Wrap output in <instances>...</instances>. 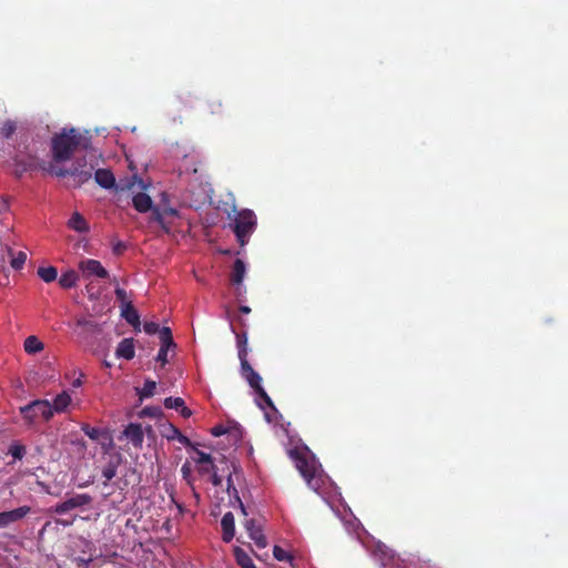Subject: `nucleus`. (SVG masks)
<instances>
[{
  "label": "nucleus",
  "mask_w": 568,
  "mask_h": 568,
  "mask_svg": "<svg viewBox=\"0 0 568 568\" xmlns=\"http://www.w3.org/2000/svg\"><path fill=\"white\" fill-rule=\"evenodd\" d=\"M288 456L295 463L300 474L303 476L307 485L317 494L322 495L324 500L342 519L348 532H354L358 540L367 548L375 560H377L383 568H416L413 561L407 562L405 559L396 558L394 552L388 549L384 544L372 540L366 541L362 535L367 532L362 527L359 520L355 518L346 505L343 506L344 515L339 508L335 506V499L342 503V495L338 487L332 479L324 473L322 465L316 459L315 455L305 445L296 446L287 450Z\"/></svg>",
  "instance_id": "nucleus-1"
},
{
  "label": "nucleus",
  "mask_w": 568,
  "mask_h": 568,
  "mask_svg": "<svg viewBox=\"0 0 568 568\" xmlns=\"http://www.w3.org/2000/svg\"><path fill=\"white\" fill-rule=\"evenodd\" d=\"M89 138L75 129H63L51 141L52 158L55 162L69 161L80 148H87Z\"/></svg>",
  "instance_id": "nucleus-2"
},
{
  "label": "nucleus",
  "mask_w": 568,
  "mask_h": 568,
  "mask_svg": "<svg viewBox=\"0 0 568 568\" xmlns=\"http://www.w3.org/2000/svg\"><path fill=\"white\" fill-rule=\"evenodd\" d=\"M237 242L241 246L247 244L252 233L256 227V216L252 210L244 209L235 212L232 222L230 223Z\"/></svg>",
  "instance_id": "nucleus-3"
},
{
  "label": "nucleus",
  "mask_w": 568,
  "mask_h": 568,
  "mask_svg": "<svg viewBox=\"0 0 568 568\" xmlns=\"http://www.w3.org/2000/svg\"><path fill=\"white\" fill-rule=\"evenodd\" d=\"M241 372L242 376L245 378V381L248 383V385L255 390L257 398L256 403L262 408L265 409V406L263 403L272 408V410L276 412L271 398L265 393L264 388L262 387V377L258 373H256L253 367L247 362V358H245V352L244 349L241 352Z\"/></svg>",
  "instance_id": "nucleus-4"
},
{
  "label": "nucleus",
  "mask_w": 568,
  "mask_h": 568,
  "mask_svg": "<svg viewBox=\"0 0 568 568\" xmlns=\"http://www.w3.org/2000/svg\"><path fill=\"white\" fill-rule=\"evenodd\" d=\"M133 206L136 211L141 213H145L152 209V217L155 222H158L165 231H169V227L166 226V217L168 216H175L176 210L169 206L163 207H153L152 206V200L151 197L143 192L136 193L133 199Z\"/></svg>",
  "instance_id": "nucleus-5"
},
{
  "label": "nucleus",
  "mask_w": 568,
  "mask_h": 568,
  "mask_svg": "<svg viewBox=\"0 0 568 568\" xmlns=\"http://www.w3.org/2000/svg\"><path fill=\"white\" fill-rule=\"evenodd\" d=\"M20 413L29 425L33 424L38 416H41L44 420H50L53 417L48 399L32 400L28 405L20 407Z\"/></svg>",
  "instance_id": "nucleus-6"
},
{
  "label": "nucleus",
  "mask_w": 568,
  "mask_h": 568,
  "mask_svg": "<svg viewBox=\"0 0 568 568\" xmlns=\"http://www.w3.org/2000/svg\"><path fill=\"white\" fill-rule=\"evenodd\" d=\"M79 270L82 272L83 277H99L106 278L109 272L103 267L100 261L93 258H85L79 263Z\"/></svg>",
  "instance_id": "nucleus-7"
},
{
  "label": "nucleus",
  "mask_w": 568,
  "mask_h": 568,
  "mask_svg": "<svg viewBox=\"0 0 568 568\" xmlns=\"http://www.w3.org/2000/svg\"><path fill=\"white\" fill-rule=\"evenodd\" d=\"M160 341L161 347L159 349L156 361L160 362L162 365H165L169 362V351L174 349L176 346L172 338L171 329L169 327L161 328Z\"/></svg>",
  "instance_id": "nucleus-8"
},
{
  "label": "nucleus",
  "mask_w": 568,
  "mask_h": 568,
  "mask_svg": "<svg viewBox=\"0 0 568 568\" xmlns=\"http://www.w3.org/2000/svg\"><path fill=\"white\" fill-rule=\"evenodd\" d=\"M91 497L88 494H78L54 506L53 511L58 515L67 514L68 511L88 505Z\"/></svg>",
  "instance_id": "nucleus-9"
},
{
  "label": "nucleus",
  "mask_w": 568,
  "mask_h": 568,
  "mask_svg": "<svg viewBox=\"0 0 568 568\" xmlns=\"http://www.w3.org/2000/svg\"><path fill=\"white\" fill-rule=\"evenodd\" d=\"M31 508L29 506H21L12 510L0 513V529L8 528L11 525L18 523L23 519L29 513Z\"/></svg>",
  "instance_id": "nucleus-10"
},
{
  "label": "nucleus",
  "mask_w": 568,
  "mask_h": 568,
  "mask_svg": "<svg viewBox=\"0 0 568 568\" xmlns=\"http://www.w3.org/2000/svg\"><path fill=\"white\" fill-rule=\"evenodd\" d=\"M244 527H245L250 538L254 541L255 546L258 549H263L267 546V540L263 534V528H262L261 524H258L254 519H247L244 524Z\"/></svg>",
  "instance_id": "nucleus-11"
},
{
  "label": "nucleus",
  "mask_w": 568,
  "mask_h": 568,
  "mask_svg": "<svg viewBox=\"0 0 568 568\" xmlns=\"http://www.w3.org/2000/svg\"><path fill=\"white\" fill-rule=\"evenodd\" d=\"M123 436L135 447L141 448L144 442V432L141 424L130 423L123 430Z\"/></svg>",
  "instance_id": "nucleus-12"
},
{
  "label": "nucleus",
  "mask_w": 568,
  "mask_h": 568,
  "mask_svg": "<svg viewBox=\"0 0 568 568\" xmlns=\"http://www.w3.org/2000/svg\"><path fill=\"white\" fill-rule=\"evenodd\" d=\"M246 274V265L245 263L237 258L234 262L233 271L231 275L232 283L236 286V293L239 295L243 294L245 292V287L243 285V280Z\"/></svg>",
  "instance_id": "nucleus-13"
},
{
  "label": "nucleus",
  "mask_w": 568,
  "mask_h": 568,
  "mask_svg": "<svg viewBox=\"0 0 568 568\" xmlns=\"http://www.w3.org/2000/svg\"><path fill=\"white\" fill-rule=\"evenodd\" d=\"M72 404V397L69 390H62L59 393L52 402H50V407L52 414H62L65 413L69 406Z\"/></svg>",
  "instance_id": "nucleus-14"
},
{
  "label": "nucleus",
  "mask_w": 568,
  "mask_h": 568,
  "mask_svg": "<svg viewBox=\"0 0 568 568\" xmlns=\"http://www.w3.org/2000/svg\"><path fill=\"white\" fill-rule=\"evenodd\" d=\"M75 332L81 336L93 335L101 332V326L92 320L80 317L75 322Z\"/></svg>",
  "instance_id": "nucleus-15"
},
{
  "label": "nucleus",
  "mask_w": 568,
  "mask_h": 568,
  "mask_svg": "<svg viewBox=\"0 0 568 568\" xmlns=\"http://www.w3.org/2000/svg\"><path fill=\"white\" fill-rule=\"evenodd\" d=\"M222 539L224 542H230L235 535V519L231 511L224 514L221 520Z\"/></svg>",
  "instance_id": "nucleus-16"
},
{
  "label": "nucleus",
  "mask_w": 568,
  "mask_h": 568,
  "mask_svg": "<svg viewBox=\"0 0 568 568\" xmlns=\"http://www.w3.org/2000/svg\"><path fill=\"white\" fill-rule=\"evenodd\" d=\"M67 225L70 230L80 234H85L90 231L88 221L79 212H73L71 214L70 219L67 222Z\"/></svg>",
  "instance_id": "nucleus-17"
},
{
  "label": "nucleus",
  "mask_w": 568,
  "mask_h": 568,
  "mask_svg": "<svg viewBox=\"0 0 568 568\" xmlns=\"http://www.w3.org/2000/svg\"><path fill=\"white\" fill-rule=\"evenodd\" d=\"M115 355L119 358L132 359L135 355L134 343L132 338L122 339L115 351Z\"/></svg>",
  "instance_id": "nucleus-18"
},
{
  "label": "nucleus",
  "mask_w": 568,
  "mask_h": 568,
  "mask_svg": "<svg viewBox=\"0 0 568 568\" xmlns=\"http://www.w3.org/2000/svg\"><path fill=\"white\" fill-rule=\"evenodd\" d=\"M95 182L103 189H112L115 184L113 173L106 169H99L94 173Z\"/></svg>",
  "instance_id": "nucleus-19"
},
{
  "label": "nucleus",
  "mask_w": 568,
  "mask_h": 568,
  "mask_svg": "<svg viewBox=\"0 0 568 568\" xmlns=\"http://www.w3.org/2000/svg\"><path fill=\"white\" fill-rule=\"evenodd\" d=\"M194 462L199 466V471L202 474L211 471L214 467L211 455L199 449H195Z\"/></svg>",
  "instance_id": "nucleus-20"
},
{
  "label": "nucleus",
  "mask_w": 568,
  "mask_h": 568,
  "mask_svg": "<svg viewBox=\"0 0 568 568\" xmlns=\"http://www.w3.org/2000/svg\"><path fill=\"white\" fill-rule=\"evenodd\" d=\"M121 315L135 329L140 328V316L131 303L121 305Z\"/></svg>",
  "instance_id": "nucleus-21"
},
{
  "label": "nucleus",
  "mask_w": 568,
  "mask_h": 568,
  "mask_svg": "<svg viewBox=\"0 0 568 568\" xmlns=\"http://www.w3.org/2000/svg\"><path fill=\"white\" fill-rule=\"evenodd\" d=\"M23 348L26 353L33 355L43 351L44 344L36 335H30L24 339Z\"/></svg>",
  "instance_id": "nucleus-22"
},
{
  "label": "nucleus",
  "mask_w": 568,
  "mask_h": 568,
  "mask_svg": "<svg viewBox=\"0 0 568 568\" xmlns=\"http://www.w3.org/2000/svg\"><path fill=\"white\" fill-rule=\"evenodd\" d=\"M72 545L81 550L83 554H89L88 558H80L81 561H91V552L93 550V544L84 537H75L72 540Z\"/></svg>",
  "instance_id": "nucleus-23"
},
{
  "label": "nucleus",
  "mask_w": 568,
  "mask_h": 568,
  "mask_svg": "<svg viewBox=\"0 0 568 568\" xmlns=\"http://www.w3.org/2000/svg\"><path fill=\"white\" fill-rule=\"evenodd\" d=\"M234 557L241 568H256L253 559L244 549L234 547Z\"/></svg>",
  "instance_id": "nucleus-24"
},
{
  "label": "nucleus",
  "mask_w": 568,
  "mask_h": 568,
  "mask_svg": "<svg viewBox=\"0 0 568 568\" xmlns=\"http://www.w3.org/2000/svg\"><path fill=\"white\" fill-rule=\"evenodd\" d=\"M37 274L45 283H51L58 277V271L54 266L39 267Z\"/></svg>",
  "instance_id": "nucleus-25"
},
{
  "label": "nucleus",
  "mask_w": 568,
  "mask_h": 568,
  "mask_svg": "<svg viewBox=\"0 0 568 568\" xmlns=\"http://www.w3.org/2000/svg\"><path fill=\"white\" fill-rule=\"evenodd\" d=\"M79 281V276L74 271H68L59 277V284L63 288H71L75 286Z\"/></svg>",
  "instance_id": "nucleus-26"
},
{
  "label": "nucleus",
  "mask_w": 568,
  "mask_h": 568,
  "mask_svg": "<svg viewBox=\"0 0 568 568\" xmlns=\"http://www.w3.org/2000/svg\"><path fill=\"white\" fill-rule=\"evenodd\" d=\"M9 253L11 254L10 264L12 268L21 270L27 261V253L22 251L13 253L11 250H9Z\"/></svg>",
  "instance_id": "nucleus-27"
},
{
  "label": "nucleus",
  "mask_w": 568,
  "mask_h": 568,
  "mask_svg": "<svg viewBox=\"0 0 568 568\" xmlns=\"http://www.w3.org/2000/svg\"><path fill=\"white\" fill-rule=\"evenodd\" d=\"M156 388V383L154 381H145L142 388L139 389V396L141 399L149 398L153 396Z\"/></svg>",
  "instance_id": "nucleus-28"
},
{
  "label": "nucleus",
  "mask_w": 568,
  "mask_h": 568,
  "mask_svg": "<svg viewBox=\"0 0 568 568\" xmlns=\"http://www.w3.org/2000/svg\"><path fill=\"white\" fill-rule=\"evenodd\" d=\"M171 434L168 435V439H176L180 444H182L183 446L187 447V446H191V440L185 436L183 435L176 427H171Z\"/></svg>",
  "instance_id": "nucleus-29"
},
{
  "label": "nucleus",
  "mask_w": 568,
  "mask_h": 568,
  "mask_svg": "<svg viewBox=\"0 0 568 568\" xmlns=\"http://www.w3.org/2000/svg\"><path fill=\"white\" fill-rule=\"evenodd\" d=\"M184 400L181 397H166L164 399V406L168 409H176L179 410L183 405Z\"/></svg>",
  "instance_id": "nucleus-30"
},
{
  "label": "nucleus",
  "mask_w": 568,
  "mask_h": 568,
  "mask_svg": "<svg viewBox=\"0 0 568 568\" xmlns=\"http://www.w3.org/2000/svg\"><path fill=\"white\" fill-rule=\"evenodd\" d=\"M273 556L278 561L292 560V556L286 550L281 548L280 546H274V548H273Z\"/></svg>",
  "instance_id": "nucleus-31"
},
{
  "label": "nucleus",
  "mask_w": 568,
  "mask_h": 568,
  "mask_svg": "<svg viewBox=\"0 0 568 568\" xmlns=\"http://www.w3.org/2000/svg\"><path fill=\"white\" fill-rule=\"evenodd\" d=\"M237 349H239V358L241 359V352L244 349L245 358L247 357V336L246 334L239 335L236 334Z\"/></svg>",
  "instance_id": "nucleus-32"
},
{
  "label": "nucleus",
  "mask_w": 568,
  "mask_h": 568,
  "mask_svg": "<svg viewBox=\"0 0 568 568\" xmlns=\"http://www.w3.org/2000/svg\"><path fill=\"white\" fill-rule=\"evenodd\" d=\"M115 475L116 466L112 463H110L102 469V477L105 479V481L111 480Z\"/></svg>",
  "instance_id": "nucleus-33"
},
{
  "label": "nucleus",
  "mask_w": 568,
  "mask_h": 568,
  "mask_svg": "<svg viewBox=\"0 0 568 568\" xmlns=\"http://www.w3.org/2000/svg\"><path fill=\"white\" fill-rule=\"evenodd\" d=\"M81 429L91 439H98L101 433L99 428L91 427L87 424L83 425Z\"/></svg>",
  "instance_id": "nucleus-34"
},
{
  "label": "nucleus",
  "mask_w": 568,
  "mask_h": 568,
  "mask_svg": "<svg viewBox=\"0 0 568 568\" xmlns=\"http://www.w3.org/2000/svg\"><path fill=\"white\" fill-rule=\"evenodd\" d=\"M143 328H144V332L149 335H153L155 333L160 334V331H161L159 324L155 322H145L143 325Z\"/></svg>",
  "instance_id": "nucleus-35"
},
{
  "label": "nucleus",
  "mask_w": 568,
  "mask_h": 568,
  "mask_svg": "<svg viewBox=\"0 0 568 568\" xmlns=\"http://www.w3.org/2000/svg\"><path fill=\"white\" fill-rule=\"evenodd\" d=\"M9 453L16 459H21L24 456V448L20 445H11Z\"/></svg>",
  "instance_id": "nucleus-36"
},
{
  "label": "nucleus",
  "mask_w": 568,
  "mask_h": 568,
  "mask_svg": "<svg viewBox=\"0 0 568 568\" xmlns=\"http://www.w3.org/2000/svg\"><path fill=\"white\" fill-rule=\"evenodd\" d=\"M114 293H115L118 301L121 303V305L131 303L130 301H128V295H126L125 290H123L121 287H116Z\"/></svg>",
  "instance_id": "nucleus-37"
},
{
  "label": "nucleus",
  "mask_w": 568,
  "mask_h": 568,
  "mask_svg": "<svg viewBox=\"0 0 568 568\" xmlns=\"http://www.w3.org/2000/svg\"><path fill=\"white\" fill-rule=\"evenodd\" d=\"M181 473L183 475V478L187 480L189 484H191V465L189 463H184L182 465Z\"/></svg>",
  "instance_id": "nucleus-38"
},
{
  "label": "nucleus",
  "mask_w": 568,
  "mask_h": 568,
  "mask_svg": "<svg viewBox=\"0 0 568 568\" xmlns=\"http://www.w3.org/2000/svg\"><path fill=\"white\" fill-rule=\"evenodd\" d=\"M180 414L184 418H189L192 415V410L185 406V404L179 409Z\"/></svg>",
  "instance_id": "nucleus-39"
},
{
  "label": "nucleus",
  "mask_w": 568,
  "mask_h": 568,
  "mask_svg": "<svg viewBox=\"0 0 568 568\" xmlns=\"http://www.w3.org/2000/svg\"><path fill=\"white\" fill-rule=\"evenodd\" d=\"M83 373L79 372V377L75 378L73 382H72V386L74 388H78V387H81L82 386V378H83Z\"/></svg>",
  "instance_id": "nucleus-40"
},
{
  "label": "nucleus",
  "mask_w": 568,
  "mask_h": 568,
  "mask_svg": "<svg viewBox=\"0 0 568 568\" xmlns=\"http://www.w3.org/2000/svg\"><path fill=\"white\" fill-rule=\"evenodd\" d=\"M224 433H225V429H224V427H222V426H215V427L212 429V435H213V436H216V437H217V436L223 435Z\"/></svg>",
  "instance_id": "nucleus-41"
},
{
  "label": "nucleus",
  "mask_w": 568,
  "mask_h": 568,
  "mask_svg": "<svg viewBox=\"0 0 568 568\" xmlns=\"http://www.w3.org/2000/svg\"><path fill=\"white\" fill-rule=\"evenodd\" d=\"M212 484L214 486H220L222 484V478L216 473L212 475Z\"/></svg>",
  "instance_id": "nucleus-42"
},
{
  "label": "nucleus",
  "mask_w": 568,
  "mask_h": 568,
  "mask_svg": "<svg viewBox=\"0 0 568 568\" xmlns=\"http://www.w3.org/2000/svg\"><path fill=\"white\" fill-rule=\"evenodd\" d=\"M124 250V244L122 242L116 243L113 246V252L120 254Z\"/></svg>",
  "instance_id": "nucleus-43"
},
{
  "label": "nucleus",
  "mask_w": 568,
  "mask_h": 568,
  "mask_svg": "<svg viewBox=\"0 0 568 568\" xmlns=\"http://www.w3.org/2000/svg\"><path fill=\"white\" fill-rule=\"evenodd\" d=\"M9 205L4 199H0V213L6 212Z\"/></svg>",
  "instance_id": "nucleus-44"
},
{
  "label": "nucleus",
  "mask_w": 568,
  "mask_h": 568,
  "mask_svg": "<svg viewBox=\"0 0 568 568\" xmlns=\"http://www.w3.org/2000/svg\"><path fill=\"white\" fill-rule=\"evenodd\" d=\"M74 173H75V172H70V171H68V170H59V171H57V172H55V174H57L58 176H65V175H68V174H74Z\"/></svg>",
  "instance_id": "nucleus-45"
},
{
  "label": "nucleus",
  "mask_w": 568,
  "mask_h": 568,
  "mask_svg": "<svg viewBox=\"0 0 568 568\" xmlns=\"http://www.w3.org/2000/svg\"><path fill=\"white\" fill-rule=\"evenodd\" d=\"M237 500H239V504H240V508H241L242 514L246 516V515H247V513H246V508H245V506L242 504V501L240 500V498H239V497H237Z\"/></svg>",
  "instance_id": "nucleus-46"
},
{
  "label": "nucleus",
  "mask_w": 568,
  "mask_h": 568,
  "mask_svg": "<svg viewBox=\"0 0 568 568\" xmlns=\"http://www.w3.org/2000/svg\"><path fill=\"white\" fill-rule=\"evenodd\" d=\"M240 311L244 314H248L251 312V308L248 306L243 305L240 307Z\"/></svg>",
  "instance_id": "nucleus-47"
},
{
  "label": "nucleus",
  "mask_w": 568,
  "mask_h": 568,
  "mask_svg": "<svg viewBox=\"0 0 568 568\" xmlns=\"http://www.w3.org/2000/svg\"><path fill=\"white\" fill-rule=\"evenodd\" d=\"M58 524H61L63 526H69L72 524V521H62V520H59Z\"/></svg>",
  "instance_id": "nucleus-48"
},
{
  "label": "nucleus",
  "mask_w": 568,
  "mask_h": 568,
  "mask_svg": "<svg viewBox=\"0 0 568 568\" xmlns=\"http://www.w3.org/2000/svg\"><path fill=\"white\" fill-rule=\"evenodd\" d=\"M13 130V126L10 124L9 128H7V136H9V134L12 132Z\"/></svg>",
  "instance_id": "nucleus-49"
},
{
  "label": "nucleus",
  "mask_w": 568,
  "mask_h": 568,
  "mask_svg": "<svg viewBox=\"0 0 568 568\" xmlns=\"http://www.w3.org/2000/svg\"><path fill=\"white\" fill-rule=\"evenodd\" d=\"M265 417L268 422H271V415L268 413H265Z\"/></svg>",
  "instance_id": "nucleus-50"
},
{
  "label": "nucleus",
  "mask_w": 568,
  "mask_h": 568,
  "mask_svg": "<svg viewBox=\"0 0 568 568\" xmlns=\"http://www.w3.org/2000/svg\"><path fill=\"white\" fill-rule=\"evenodd\" d=\"M227 483H229L227 490H230V488H231V477L227 478Z\"/></svg>",
  "instance_id": "nucleus-51"
},
{
  "label": "nucleus",
  "mask_w": 568,
  "mask_h": 568,
  "mask_svg": "<svg viewBox=\"0 0 568 568\" xmlns=\"http://www.w3.org/2000/svg\"><path fill=\"white\" fill-rule=\"evenodd\" d=\"M183 168H184V170H185V171H189V170H190V168L187 166V164H186V163L184 164V166H183Z\"/></svg>",
  "instance_id": "nucleus-52"
},
{
  "label": "nucleus",
  "mask_w": 568,
  "mask_h": 568,
  "mask_svg": "<svg viewBox=\"0 0 568 568\" xmlns=\"http://www.w3.org/2000/svg\"><path fill=\"white\" fill-rule=\"evenodd\" d=\"M143 413H145V414H150V413H149V408H144V409H143Z\"/></svg>",
  "instance_id": "nucleus-53"
}]
</instances>
